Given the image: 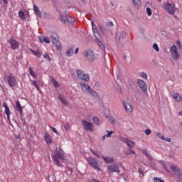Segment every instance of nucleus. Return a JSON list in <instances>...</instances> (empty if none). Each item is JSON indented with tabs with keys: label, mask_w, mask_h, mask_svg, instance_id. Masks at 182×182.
Masks as SVG:
<instances>
[{
	"label": "nucleus",
	"mask_w": 182,
	"mask_h": 182,
	"mask_svg": "<svg viewBox=\"0 0 182 182\" xmlns=\"http://www.w3.org/2000/svg\"><path fill=\"white\" fill-rule=\"evenodd\" d=\"M120 141H122V143H125L126 145L128 146V147H129L130 149H129L127 151H126V154L127 156L130 155V154H136V152H134V150H132V149H133V147H134V145L136 144V143L133 141H131L130 139H127V138H124V137H120L119 138Z\"/></svg>",
	"instance_id": "f257e3e1"
},
{
	"label": "nucleus",
	"mask_w": 182,
	"mask_h": 182,
	"mask_svg": "<svg viewBox=\"0 0 182 182\" xmlns=\"http://www.w3.org/2000/svg\"><path fill=\"white\" fill-rule=\"evenodd\" d=\"M53 160H54L56 166L60 167L62 164L59 160H65V154H63V151L61 149H56L55 154L52 156Z\"/></svg>",
	"instance_id": "f03ea898"
},
{
	"label": "nucleus",
	"mask_w": 182,
	"mask_h": 182,
	"mask_svg": "<svg viewBox=\"0 0 182 182\" xmlns=\"http://www.w3.org/2000/svg\"><path fill=\"white\" fill-rule=\"evenodd\" d=\"M163 8L166 11V12H168V14H170V15H174L176 11H177L175 4H171L170 3H164Z\"/></svg>",
	"instance_id": "7ed1b4c3"
},
{
	"label": "nucleus",
	"mask_w": 182,
	"mask_h": 182,
	"mask_svg": "<svg viewBox=\"0 0 182 182\" xmlns=\"http://www.w3.org/2000/svg\"><path fill=\"white\" fill-rule=\"evenodd\" d=\"M6 80L9 86L10 87H15L18 85V80L14 74L11 73L6 77Z\"/></svg>",
	"instance_id": "20e7f679"
},
{
	"label": "nucleus",
	"mask_w": 182,
	"mask_h": 182,
	"mask_svg": "<svg viewBox=\"0 0 182 182\" xmlns=\"http://www.w3.org/2000/svg\"><path fill=\"white\" fill-rule=\"evenodd\" d=\"M170 53L173 60H178L180 59V53L177 50V46H172L170 48Z\"/></svg>",
	"instance_id": "39448f33"
},
{
	"label": "nucleus",
	"mask_w": 182,
	"mask_h": 182,
	"mask_svg": "<svg viewBox=\"0 0 182 182\" xmlns=\"http://www.w3.org/2000/svg\"><path fill=\"white\" fill-rule=\"evenodd\" d=\"M81 125L82 126L84 130H86V132H93V124L85 120H81Z\"/></svg>",
	"instance_id": "423d86ee"
},
{
	"label": "nucleus",
	"mask_w": 182,
	"mask_h": 182,
	"mask_svg": "<svg viewBox=\"0 0 182 182\" xmlns=\"http://www.w3.org/2000/svg\"><path fill=\"white\" fill-rule=\"evenodd\" d=\"M77 76L81 80H85V82H88L89 80V75L85 74V72L82 71L81 70H77L76 71Z\"/></svg>",
	"instance_id": "0eeeda50"
},
{
	"label": "nucleus",
	"mask_w": 182,
	"mask_h": 182,
	"mask_svg": "<svg viewBox=\"0 0 182 182\" xmlns=\"http://www.w3.org/2000/svg\"><path fill=\"white\" fill-rule=\"evenodd\" d=\"M87 161L88 164L95 168V170H97L98 171L100 170L99 168V164H97V161H96L95 158H87Z\"/></svg>",
	"instance_id": "6e6552de"
},
{
	"label": "nucleus",
	"mask_w": 182,
	"mask_h": 182,
	"mask_svg": "<svg viewBox=\"0 0 182 182\" xmlns=\"http://www.w3.org/2000/svg\"><path fill=\"white\" fill-rule=\"evenodd\" d=\"M137 84H138L139 87H140L141 90L144 93L147 92V83H146V82H144V80H143L141 79H138Z\"/></svg>",
	"instance_id": "1a4fd4ad"
},
{
	"label": "nucleus",
	"mask_w": 182,
	"mask_h": 182,
	"mask_svg": "<svg viewBox=\"0 0 182 182\" xmlns=\"http://www.w3.org/2000/svg\"><path fill=\"white\" fill-rule=\"evenodd\" d=\"M107 170L109 173H117L118 174H119L120 173V169L119 168V166L114 164L109 165L107 166Z\"/></svg>",
	"instance_id": "9d476101"
},
{
	"label": "nucleus",
	"mask_w": 182,
	"mask_h": 182,
	"mask_svg": "<svg viewBox=\"0 0 182 182\" xmlns=\"http://www.w3.org/2000/svg\"><path fill=\"white\" fill-rule=\"evenodd\" d=\"M123 107L127 113H132L133 112V105L130 101L124 102Z\"/></svg>",
	"instance_id": "9b49d317"
},
{
	"label": "nucleus",
	"mask_w": 182,
	"mask_h": 182,
	"mask_svg": "<svg viewBox=\"0 0 182 182\" xmlns=\"http://www.w3.org/2000/svg\"><path fill=\"white\" fill-rule=\"evenodd\" d=\"M85 56L87 59L89 60V62H93L95 61V59H96L95 52L92 50H87Z\"/></svg>",
	"instance_id": "f8f14e48"
},
{
	"label": "nucleus",
	"mask_w": 182,
	"mask_h": 182,
	"mask_svg": "<svg viewBox=\"0 0 182 182\" xmlns=\"http://www.w3.org/2000/svg\"><path fill=\"white\" fill-rule=\"evenodd\" d=\"M9 43L10 44L11 49L15 50L19 48V43L13 38H10V40L9 41Z\"/></svg>",
	"instance_id": "ddd939ff"
},
{
	"label": "nucleus",
	"mask_w": 182,
	"mask_h": 182,
	"mask_svg": "<svg viewBox=\"0 0 182 182\" xmlns=\"http://www.w3.org/2000/svg\"><path fill=\"white\" fill-rule=\"evenodd\" d=\"M80 85L81 89H82V92H84V93H85V92H89L90 91V90L92 89L90 87V86L88 84L85 83V82H81L80 83Z\"/></svg>",
	"instance_id": "4468645a"
},
{
	"label": "nucleus",
	"mask_w": 182,
	"mask_h": 182,
	"mask_svg": "<svg viewBox=\"0 0 182 182\" xmlns=\"http://www.w3.org/2000/svg\"><path fill=\"white\" fill-rule=\"evenodd\" d=\"M16 110L23 115V108L21 105V102H19V101H16Z\"/></svg>",
	"instance_id": "2eb2a0df"
},
{
	"label": "nucleus",
	"mask_w": 182,
	"mask_h": 182,
	"mask_svg": "<svg viewBox=\"0 0 182 182\" xmlns=\"http://www.w3.org/2000/svg\"><path fill=\"white\" fill-rule=\"evenodd\" d=\"M60 21L62 22V23H66V21H68V22L71 23L73 22V19H72V18L68 17V16H65V17L60 16Z\"/></svg>",
	"instance_id": "dca6fc26"
},
{
	"label": "nucleus",
	"mask_w": 182,
	"mask_h": 182,
	"mask_svg": "<svg viewBox=\"0 0 182 182\" xmlns=\"http://www.w3.org/2000/svg\"><path fill=\"white\" fill-rule=\"evenodd\" d=\"M172 99H173V100H175V102H177L178 103H180V102L182 101V96L178 93H175L172 96Z\"/></svg>",
	"instance_id": "f3484780"
},
{
	"label": "nucleus",
	"mask_w": 182,
	"mask_h": 182,
	"mask_svg": "<svg viewBox=\"0 0 182 182\" xmlns=\"http://www.w3.org/2000/svg\"><path fill=\"white\" fill-rule=\"evenodd\" d=\"M44 140H45L46 143H47V144H48V146L50 144H52V139H50V136L48 135V134L47 132L44 133Z\"/></svg>",
	"instance_id": "a211bd4d"
},
{
	"label": "nucleus",
	"mask_w": 182,
	"mask_h": 182,
	"mask_svg": "<svg viewBox=\"0 0 182 182\" xmlns=\"http://www.w3.org/2000/svg\"><path fill=\"white\" fill-rule=\"evenodd\" d=\"M3 107L5 108V114L7 116V119H9V115L11 114V110H9V107L6 103L3 104Z\"/></svg>",
	"instance_id": "6ab92c4d"
},
{
	"label": "nucleus",
	"mask_w": 182,
	"mask_h": 182,
	"mask_svg": "<svg viewBox=\"0 0 182 182\" xmlns=\"http://www.w3.org/2000/svg\"><path fill=\"white\" fill-rule=\"evenodd\" d=\"M95 41L97 43V45L100 46L101 50H102V52H105V50H106V48H105V45L103 44V43H102V41H100L99 38H96Z\"/></svg>",
	"instance_id": "aec40b11"
},
{
	"label": "nucleus",
	"mask_w": 182,
	"mask_h": 182,
	"mask_svg": "<svg viewBox=\"0 0 182 182\" xmlns=\"http://www.w3.org/2000/svg\"><path fill=\"white\" fill-rule=\"evenodd\" d=\"M170 168L171 171L175 173V174H178V173H180V169L177 166H176V165L174 164L171 165Z\"/></svg>",
	"instance_id": "412c9836"
},
{
	"label": "nucleus",
	"mask_w": 182,
	"mask_h": 182,
	"mask_svg": "<svg viewBox=\"0 0 182 182\" xmlns=\"http://www.w3.org/2000/svg\"><path fill=\"white\" fill-rule=\"evenodd\" d=\"M53 43L56 47L57 50H60L62 49L61 43H60V41H59V39L54 41Z\"/></svg>",
	"instance_id": "4be33fe9"
},
{
	"label": "nucleus",
	"mask_w": 182,
	"mask_h": 182,
	"mask_svg": "<svg viewBox=\"0 0 182 182\" xmlns=\"http://www.w3.org/2000/svg\"><path fill=\"white\" fill-rule=\"evenodd\" d=\"M33 9H34L35 14H36V15L39 16V18H41V16H42V14H41V10H39V8L34 4Z\"/></svg>",
	"instance_id": "5701e85b"
},
{
	"label": "nucleus",
	"mask_w": 182,
	"mask_h": 182,
	"mask_svg": "<svg viewBox=\"0 0 182 182\" xmlns=\"http://www.w3.org/2000/svg\"><path fill=\"white\" fill-rule=\"evenodd\" d=\"M31 51L33 54L35 55V56H37V58H41V56L42 55V52L41 51V50H33L31 49Z\"/></svg>",
	"instance_id": "b1692460"
},
{
	"label": "nucleus",
	"mask_w": 182,
	"mask_h": 182,
	"mask_svg": "<svg viewBox=\"0 0 182 182\" xmlns=\"http://www.w3.org/2000/svg\"><path fill=\"white\" fill-rule=\"evenodd\" d=\"M132 1L135 8H139L140 5L141 4V1L140 0H132Z\"/></svg>",
	"instance_id": "393cba45"
},
{
	"label": "nucleus",
	"mask_w": 182,
	"mask_h": 182,
	"mask_svg": "<svg viewBox=\"0 0 182 182\" xmlns=\"http://www.w3.org/2000/svg\"><path fill=\"white\" fill-rule=\"evenodd\" d=\"M103 160L108 164L113 163L114 161V159H113V158L107 156H103Z\"/></svg>",
	"instance_id": "a878e982"
},
{
	"label": "nucleus",
	"mask_w": 182,
	"mask_h": 182,
	"mask_svg": "<svg viewBox=\"0 0 182 182\" xmlns=\"http://www.w3.org/2000/svg\"><path fill=\"white\" fill-rule=\"evenodd\" d=\"M51 83H53L54 87H59V86H60L59 82H57V80H55V78H53V77H51Z\"/></svg>",
	"instance_id": "bb28decb"
},
{
	"label": "nucleus",
	"mask_w": 182,
	"mask_h": 182,
	"mask_svg": "<svg viewBox=\"0 0 182 182\" xmlns=\"http://www.w3.org/2000/svg\"><path fill=\"white\" fill-rule=\"evenodd\" d=\"M92 122L96 124L97 126H100V120L99 119V117H92Z\"/></svg>",
	"instance_id": "cd10ccee"
},
{
	"label": "nucleus",
	"mask_w": 182,
	"mask_h": 182,
	"mask_svg": "<svg viewBox=\"0 0 182 182\" xmlns=\"http://www.w3.org/2000/svg\"><path fill=\"white\" fill-rule=\"evenodd\" d=\"M50 38L52 39L53 42H54L55 41H58V39H59V37H58L57 33H52L50 34Z\"/></svg>",
	"instance_id": "c85d7f7f"
},
{
	"label": "nucleus",
	"mask_w": 182,
	"mask_h": 182,
	"mask_svg": "<svg viewBox=\"0 0 182 182\" xmlns=\"http://www.w3.org/2000/svg\"><path fill=\"white\" fill-rule=\"evenodd\" d=\"M29 73L31 76H33V77H34L35 79L38 77V75H36V73H35V71L32 70L31 68H29Z\"/></svg>",
	"instance_id": "c756f323"
},
{
	"label": "nucleus",
	"mask_w": 182,
	"mask_h": 182,
	"mask_svg": "<svg viewBox=\"0 0 182 182\" xmlns=\"http://www.w3.org/2000/svg\"><path fill=\"white\" fill-rule=\"evenodd\" d=\"M107 119L112 124H113V123L116 122V119H114V117H113L112 116H107Z\"/></svg>",
	"instance_id": "7c9ffc66"
},
{
	"label": "nucleus",
	"mask_w": 182,
	"mask_h": 182,
	"mask_svg": "<svg viewBox=\"0 0 182 182\" xmlns=\"http://www.w3.org/2000/svg\"><path fill=\"white\" fill-rule=\"evenodd\" d=\"M60 100H61L62 104L65 105V106H68V105H69V103L68 102L66 99H65V97H62V95L60 96Z\"/></svg>",
	"instance_id": "2f4dec72"
},
{
	"label": "nucleus",
	"mask_w": 182,
	"mask_h": 182,
	"mask_svg": "<svg viewBox=\"0 0 182 182\" xmlns=\"http://www.w3.org/2000/svg\"><path fill=\"white\" fill-rule=\"evenodd\" d=\"M67 56H72L73 55V49L70 48L66 52Z\"/></svg>",
	"instance_id": "473e14b6"
},
{
	"label": "nucleus",
	"mask_w": 182,
	"mask_h": 182,
	"mask_svg": "<svg viewBox=\"0 0 182 182\" xmlns=\"http://www.w3.org/2000/svg\"><path fill=\"white\" fill-rule=\"evenodd\" d=\"M63 128L65 129V130L66 132H68V130H69V129H70V125L69 124V123H65L63 125Z\"/></svg>",
	"instance_id": "72a5a7b5"
},
{
	"label": "nucleus",
	"mask_w": 182,
	"mask_h": 182,
	"mask_svg": "<svg viewBox=\"0 0 182 182\" xmlns=\"http://www.w3.org/2000/svg\"><path fill=\"white\" fill-rule=\"evenodd\" d=\"M18 16L21 19H23V18H25V12H23V11H19Z\"/></svg>",
	"instance_id": "f704fd0d"
},
{
	"label": "nucleus",
	"mask_w": 182,
	"mask_h": 182,
	"mask_svg": "<svg viewBox=\"0 0 182 182\" xmlns=\"http://www.w3.org/2000/svg\"><path fill=\"white\" fill-rule=\"evenodd\" d=\"M31 85H33V86H35V87H36L37 90H40L36 81L31 80Z\"/></svg>",
	"instance_id": "c9c22d12"
},
{
	"label": "nucleus",
	"mask_w": 182,
	"mask_h": 182,
	"mask_svg": "<svg viewBox=\"0 0 182 182\" xmlns=\"http://www.w3.org/2000/svg\"><path fill=\"white\" fill-rule=\"evenodd\" d=\"M92 32H93L94 36L96 38V39H97V38L99 36V32L97 31V28H96L95 30H92Z\"/></svg>",
	"instance_id": "e433bc0d"
},
{
	"label": "nucleus",
	"mask_w": 182,
	"mask_h": 182,
	"mask_svg": "<svg viewBox=\"0 0 182 182\" xmlns=\"http://www.w3.org/2000/svg\"><path fill=\"white\" fill-rule=\"evenodd\" d=\"M88 93H90V95H92L93 96H97V92H95L93 90H92V88L90 90Z\"/></svg>",
	"instance_id": "4c0bfd02"
},
{
	"label": "nucleus",
	"mask_w": 182,
	"mask_h": 182,
	"mask_svg": "<svg viewBox=\"0 0 182 182\" xmlns=\"http://www.w3.org/2000/svg\"><path fill=\"white\" fill-rule=\"evenodd\" d=\"M146 14L148 15V16H151V9H150V7H147L146 8Z\"/></svg>",
	"instance_id": "58836bf2"
},
{
	"label": "nucleus",
	"mask_w": 182,
	"mask_h": 182,
	"mask_svg": "<svg viewBox=\"0 0 182 182\" xmlns=\"http://www.w3.org/2000/svg\"><path fill=\"white\" fill-rule=\"evenodd\" d=\"M44 59H46V60H48V62H50L51 59H50V56H49V55L48 53H46L43 55Z\"/></svg>",
	"instance_id": "ea45409f"
},
{
	"label": "nucleus",
	"mask_w": 182,
	"mask_h": 182,
	"mask_svg": "<svg viewBox=\"0 0 182 182\" xmlns=\"http://www.w3.org/2000/svg\"><path fill=\"white\" fill-rule=\"evenodd\" d=\"M156 136L159 137V139H161V140H164V136H163L161 133L157 132Z\"/></svg>",
	"instance_id": "a19ab883"
},
{
	"label": "nucleus",
	"mask_w": 182,
	"mask_h": 182,
	"mask_svg": "<svg viewBox=\"0 0 182 182\" xmlns=\"http://www.w3.org/2000/svg\"><path fill=\"white\" fill-rule=\"evenodd\" d=\"M140 76L143 79H147V74H146V73H144V72L141 73Z\"/></svg>",
	"instance_id": "79ce46f5"
},
{
	"label": "nucleus",
	"mask_w": 182,
	"mask_h": 182,
	"mask_svg": "<svg viewBox=\"0 0 182 182\" xmlns=\"http://www.w3.org/2000/svg\"><path fill=\"white\" fill-rule=\"evenodd\" d=\"M107 134H105L107 137H112V134L114 133L113 131H107Z\"/></svg>",
	"instance_id": "37998d69"
},
{
	"label": "nucleus",
	"mask_w": 182,
	"mask_h": 182,
	"mask_svg": "<svg viewBox=\"0 0 182 182\" xmlns=\"http://www.w3.org/2000/svg\"><path fill=\"white\" fill-rule=\"evenodd\" d=\"M153 48H154L156 52H159V50H160L159 48V46H158L157 44H156V43H154V44L153 45Z\"/></svg>",
	"instance_id": "c03bdc74"
},
{
	"label": "nucleus",
	"mask_w": 182,
	"mask_h": 182,
	"mask_svg": "<svg viewBox=\"0 0 182 182\" xmlns=\"http://www.w3.org/2000/svg\"><path fill=\"white\" fill-rule=\"evenodd\" d=\"M146 6H150V8H154L152 2L147 1L146 4Z\"/></svg>",
	"instance_id": "a18cd8bd"
},
{
	"label": "nucleus",
	"mask_w": 182,
	"mask_h": 182,
	"mask_svg": "<svg viewBox=\"0 0 182 182\" xmlns=\"http://www.w3.org/2000/svg\"><path fill=\"white\" fill-rule=\"evenodd\" d=\"M92 154H94L95 156H96V157H100V155L99 154V153L96 151H93V149L91 150Z\"/></svg>",
	"instance_id": "49530a36"
},
{
	"label": "nucleus",
	"mask_w": 182,
	"mask_h": 182,
	"mask_svg": "<svg viewBox=\"0 0 182 182\" xmlns=\"http://www.w3.org/2000/svg\"><path fill=\"white\" fill-rule=\"evenodd\" d=\"M145 134H146V136H150V134H151V130L147 129L145 130Z\"/></svg>",
	"instance_id": "de8ad7c7"
},
{
	"label": "nucleus",
	"mask_w": 182,
	"mask_h": 182,
	"mask_svg": "<svg viewBox=\"0 0 182 182\" xmlns=\"http://www.w3.org/2000/svg\"><path fill=\"white\" fill-rule=\"evenodd\" d=\"M91 25H92V31H94V30H95V29H97V28L96 27V25L95 24V22H94V21H92V22H91Z\"/></svg>",
	"instance_id": "09e8293b"
},
{
	"label": "nucleus",
	"mask_w": 182,
	"mask_h": 182,
	"mask_svg": "<svg viewBox=\"0 0 182 182\" xmlns=\"http://www.w3.org/2000/svg\"><path fill=\"white\" fill-rule=\"evenodd\" d=\"M50 128L53 132V133H55V134H58V130H56V128H55L53 127H50Z\"/></svg>",
	"instance_id": "8fccbe9b"
},
{
	"label": "nucleus",
	"mask_w": 182,
	"mask_h": 182,
	"mask_svg": "<svg viewBox=\"0 0 182 182\" xmlns=\"http://www.w3.org/2000/svg\"><path fill=\"white\" fill-rule=\"evenodd\" d=\"M164 140V141H167L168 143H171V138H164V139H162Z\"/></svg>",
	"instance_id": "3c124183"
},
{
	"label": "nucleus",
	"mask_w": 182,
	"mask_h": 182,
	"mask_svg": "<svg viewBox=\"0 0 182 182\" xmlns=\"http://www.w3.org/2000/svg\"><path fill=\"white\" fill-rule=\"evenodd\" d=\"M43 42H45L46 43H50V41H49V38L48 37L44 38Z\"/></svg>",
	"instance_id": "603ef678"
},
{
	"label": "nucleus",
	"mask_w": 182,
	"mask_h": 182,
	"mask_svg": "<svg viewBox=\"0 0 182 182\" xmlns=\"http://www.w3.org/2000/svg\"><path fill=\"white\" fill-rule=\"evenodd\" d=\"M178 182H182V175L178 174Z\"/></svg>",
	"instance_id": "864d4df0"
},
{
	"label": "nucleus",
	"mask_w": 182,
	"mask_h": 182,
	"mask_svg": "<svg viewBox=\"0 0 182 182\" xmlns=\"http://www.w3.org/2000/svg\"><path fill=\"white\" fill-rule=\"evenodd\" d=\"M107 26H113V22H112V21L107 22Z\"/></svg>",
	"instance_id": "5fc2aeb1"
},
{
	"label": "nucleus",
	"mask_w": 182,
	"mask_h": 182,
	"mask_svg": "<svg viewBox=\"0 0 182 182\" xmlns=\"http://www.w3.org/2000/svg\"><path fill=\"white\" fill-rule=\"evenodd\" d=\"M160 180H161V178H153V181H154V182L160 181Z\"/></svg>",
	"instance_id": "6e6d98bb"
},
{
	"label": "nucleus",
	"mask_w": 182,
	"mask_h": 182,
	"mask_svg": "<svg viewBox=\"0 0 182 182\" xmlns=\"http://www.w3.org/2000/svg\"><path fill=\"white\" fill-rule=\"evenodd\" d=\"M77 53H79V48H76L75 50V54L77 55Z\"/></svg>",
	"instance_id": "4d7b16f0"
},
{
	"label": "nucleus",
	"mask_w": 182,
	"mask_h": 182,
	"mask_svg": "<svg viewBox=\"0 0 182 182\" xmlns=\"http://www.w3.org/2000/svg\"><path fill=\"white\" fill-rule=\"evenodd\" d=\"M142 152L144 153V154L149 156V154H147V151L146 150L142 151Z\"/></svg>",
	"instance_id": "13d9d810"
},
{
	"label": "nucleus",
	"mask_w": 182,
	"mask_h": 182,
	"mask_svg": "<svg viewBox=\"0 0 182 182\" xmlns=\"http://www.w3.org/2000/svg\"><path fill=\"white\" fill-rule=\"evenodd\" d=\"M3 2L5 5L8 4V0H3Z\"/></svg>",
	"instance_id": "bf43d9fd"
},
{
	"label": "nucleus",
	"mask_w": 182,
	"mask_h": 182,
	"mask_svg": "<svg viewBox=\"0 0 182 182\" xmlns=\"http://www.w3.org/2000/svg\"><path fill=\"white\" fill-rule=\"evenodd\" d=\"M176 43H177L178 46H181V43H180V41H177Z\"/></svg>",
	"instance_id": "052dcab7"
},
{
	"label": "nucleus",
	"mask_w": 182,
	"mask_h": 182,
	"mask_svg": "<svg viewBox=\"0 0 182 182\" xmlns=\"http://www.w3.org/2000/svg\"><path fill=\"white\" fill-rule=\"evenodd\" d=\"M139 173H140V174L143 173V171H141V168H139Z\"/></svg>",
	"instance_id": "680f3d73"
},
{
	"label": "nucleus",
	"mask_w": 182,
	"mask_h": 182,
	"mask_svg": "<svg viewBox=\"0 0 182 182\" xmlns=\"http://www.w3.org/2000/svg\"><path fill=\"white\" fill-rule=\"evenodd\" d=\"M179 116H182V110L178 112Z\"/></svg>",
	"instance_id": "e2e57ef3"
},
{
	"label": "nucleus",
	"mask_w": 182,
	"mask_h": 182,
	"mask_svg": "<svg viewBox=\"0 0 182 182\" xmlns=\"http://www.w3.org/2000/svg\"><path fill=\"white\" fill-rule=\"evenodd\" d=\"M106 135H104L103 136H102V140H105V139H106Z\"/></svg>",
	"instance_id": "0e129e2a"
},
{
	"label": "nucleus",
	"mask_w": 182,
	"mask_h": 182,
	"mask_svg": "<svg viewBox=\"0 0 182 182\" xmlns=\"http://www.w3.org/2000/svg\"><path fill=\"white\" fill-rule=\"evenodd\" d=\"M111 5L112 6H114L113 2H111Z\"/></svg>",
	"instance_id": "69168bd1"
},
{
	"label": "nucleus",
	"mask_w": 182,
	"mask_h": 182,
	"mask_svg": "<svg viewBox=\"0 0 182 182\" xmlns=\"http://www.w3.org/2000/svg\"><path fill=\"white\" fill-rule=\"evenodd\" d=\"M100 31H102V26H100Z\"/></svg>",
	"instance_id": "338daca9"
},
{
	"label": "nucleus",
	"mask_w": 182,
	"mask_h": 182,
	"mask_svg": "<svg viewBox=\"0 0 182 182\" xmlns=\"http://www.w3.org/2000/svg\"><path fill=\"white\" fill-rule=\"evenodd\" d=\"M181 126H182V122L181 123Z\"/></svg>",
	"instance_id": "774afa93"
}]
</instances>
